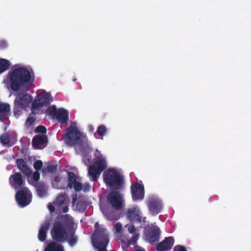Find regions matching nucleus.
<instances>
[{"mask_svg": "<svg viewBox=\"0 0 251 251\" xmlns=\"http://www.w3.org/2000/svg\"><path fill=\"white\" fill-rule=\"evenodd\" d=\"M7 80L11 89L18 91L25 85H32L34 78H31L28 70L24 67L15 68L7 75Z\"/></svg>", "mask_w": 251, "mask_h": 251, "instance_id": "obj_1", "label": "nucleus"}, {"mask_svg": "<svg viewBox=\"0 0 251 251\" xmlns=\"http://www.w3.org/2000/svg\"><path fill=\"white\" fill-rule=\"evenodd\" d=\"M65 141L69 146H77L82 153L88 152L90 150L87 137L82 134L75 126H70L66 130Z\"/></svg>", "mask_w": 251, "mask_h": 251, "instance_id": "obj_2", "label": "nucleus"}, {"mask_svg": "<svg viewBox=\"0 0 251 251\" xmlns=\"http://www.w3.org/2000/svg\"><path fill=\"white\" fill-rule=\"evenodd\" d=\"M109 235L107 230L104 228H96L93 235L92 244L97 251H107Z\"/></svg>", "mask_w": 251, "mask_h": 251, "instance_id": "obj_3", "label": "nucleus"}, {"mask_svg": "<svg viewBox=\"0 0 251 251\" xmlns=\"http://www.w3.org/2000/svg\"><path fill=\"white\" fill-rule=\"evenodd\" d=\"M103 179L106 185L116 190L121 189L124 184L123 176L115 169H108L103 174Z\"/></svg>", "mask_w": 251, "mask_h": 251, "instance_id": "obj_4", "label": "nucleus"}, {"mask_svg": "<svg viewBox=\"0 0 251 251\" xmlns=\"http://www.w3.org/2000/svg\"><path fill=\"white\" fill-rule=\"evenodd\" d=\"M52 101V97L50 93L38 95L32 103L31 112L33 114H41L43 110L41 109L44 105H48Z\"/></svg>", "mask_w": 251, "mask_h": 251, "instance_id": "obj_5", "label": "nucleus"}, {"mask_svg": "<svg viewBox=\"0 0 251 251\" xmlns=\"http://www.w3.org/2000/svg\"><path fill=\"white\" fill-rule=\"evenodd\" d=\"M160 234V228L155 224L148 225L144 227V235L145 239L151 245L159 241Z\"/></svg>", "mask_w": 251, "mask_h": 251, "instance_id": "obj_6", "label": "nucleus"}, {"mask_svg": "<svg viewBox=\"0 0 251 251\" xmlns=\"http://www.w3.org/2000/svg\"><path fill=\"white\" fill-rule=\"evenodd\" d=\"M32 97L28 94L17 95L14 100L13 112L15 115L21 114L23 109L26 107L32 100Z\"/></svg>", "mask_w": 251, "mask_h": 251, "instance_id": "obj_7", "label": "nucleus"}, {"mask_svg": "<svg viewBox=\"0 0 251 251\" xmlns=\"http://www.w3.org/2000/svg\"><path fill=\"white\" fill-rule=\"evenodd\" d=\"M51 235L54 240L64 243L67 239L68 234L64 226L60 222H56L51 231Z\"/></svg>", "mask_w": 251, "mask_h": 251, "instance_id": "obj_8", "label": "nucleus"}, {"mask_svg": "<svg viewBox=\"0 0 251 251\" xmlns=\"http://www.w3.org/2000/svg\"><path fill=\"white\" fill-rule=\"evenodd\" d=\"M32 193L27 187L18 191L15 195V199L17 203L21 207L28 205L32 201Z\"/></svg>", "mask_w": 251, "mask_h": 251, "instance_id": "obj_9", "label": "nucleus"}, {"mask_svg": "<svg viewBox=\"0 0 251 251\" xmlns=\"http://www.w3.org/2000/svg\"><path fill=\"white\" fill-rule=\"evenodd\" d=\"M49 114L61 124H65L69 119V112L64 108L57 109L56 106L52 105L48 109Z\"/></svg>", "mask_w": 251, "mask_h": 251, "instance_id": "obj_10", "label": "nucleus"}, {"mask_svg": "<svg viewBox=\"0 0 251 251\" xmlns=\"http://www.w3.org/2000/svg\"><path fill=\"white\" fill-rule=\"evenodd\" d=\"M107 200L114 209L119 210L123 208L124 200L123 195L119 192L115 191L110 192L107 195Z\"/></svg>", "mask_w": 251, "mask_h": 251, "instance_id": "obj_11", "label": "nucleus"}, {"mask_svg": "<svg viewBox=\"0 0 251 251\" xmlns=\"http://www.w3.org/2000/svg\"><path fill=\"white\" fill-rule=\"evenodd\" d=\"M126 216L133 223H141L142 221L141 211L137 206L128 209L126 212Z\"/></svg>", "mask_w": 251, "mask_h": 251, "instance_id": "obj_12", "label": "nucleus"}, {"mask_svg": "<svg viewBox=\"0 0 251 251\" xmlns=\"http://www.w3.org/2000/svg\"><path fill=\"white\" fill-rule=\"evenodd\" d=\"M17 141V135L14 133L5 132L0 135V142L4 146L10 147L15 145Z\"/></svg>", "mask_w": 251, "mask_h": 251, "instance_id": "obj_13", "label": "nucleus"}, {"mask_svg": "<svg viewBox=\"0 0 251 251\" xmlns=\"http://www.w3.org/2000/svg\"><path fill=\"white\" fill-rule=\"evenodd\" d=\"M131 192L133 200H142L144 197L143 186L138 183H135L131 186Z\"/></svg>", "mask_w": 251, "mask_h": 251, "instance_id": "obj_14", "label": "nucleus"}, {"mask_svg": "<svg viewBox=\"0 0 251 251\" xmlns=\"http://www.w3.org/2000/svg\"><path fill=\"white\" fill-rule=\"evenodd\" d=\"M148 207L151 214L156 215L160 212L162 208V202L157 198H151L148 202Z\"/></svg>", "mask_w": 251, "mask_h": 251, "instance_id": "obj_15", "label": "nucleus"}, {"mask_svg": "<svg viewBox=\"0 0 251 251\" xmlns=\"http://www.w3.org/2000/svg\"><path fill=\"white\" fill-rule=\"evenodd\" d=\"M174 244V239L173 237H165L163 241L158 243L156 250L157 251H168L172 249Z\"/></svg>", "mask_w": 251, "mask_h": 251, "instance_id": "obj_16", "label": "nucleus"}, {"mask_svg": "<svg viewBox=\"0 0 251 251\" xmlns=\"http://www.w3.org/2000/svg\"><path fill=\"white\" fill-rule=\"evenodd\" d=\"M9 182L12 187L17 189L23 185L24 181L21 174L15 173L9 177Z\"/></svg>", "mask_w": 251, "mask_h": 251, "instance_id": "obj_17", "label": "nucleus"}, {"mask_svg": "<svg viewBox=\"0 0 251 251\" xmlns=\"http://www.w3.org/2000/svg\"><path fill=\"white\" fill-rule=\"evenodd\" d=\"M48 142V138L45 135H38L33 137L32 139L33 146L37 149H42Z\"/></svg>", "mask_w": 251, "mask_h": 251, "instance_id": "obj_18", "label": "nucleus"}, {"mask_svg": "<svg viewBox=\"0 0 251 251\" xmlns=\"http://www.w3.org/2000/svg\"><path fill=\"white\" fill-rule=\"evenodd\" d=\"M10 106L8 103L0 102V121L4 122L8 119Z\"/></svg>", "mask_w": 251, "mask_h": 251, "instance_id": "obj_19", "label": "nucleus"}, {"mask_svg": "<svg viewBox=\"0 0 251 251\" xmlns=\"http://www.w3.org/2000/svg\"><path fill=\"white\" fill-rule=\"evenodd\" d=\"M50 222L49 221H46L41 226L39 230L38 237L41 242H44L47 238V234L49 229Z\"/></svg>", "mask_w": 251, "mask_h": 251, "instance_id": "obj_20", "label": "nucleus"}, {"mask_svg": "<svg viewBox=\"0 0 251 251\" xmlns=\"http://www.w3.org/2000/svg\"><path fill=\"white\" fill-rule=\"evenodd\" d=\"M16 162L19 169L21 171L25 176H29L30 175L31 171L23 159H17Z\"/></svg>", "mask_w": 251, "mask_h": 251, "instance_id": "obj_21", "label": "nucleus"}, {"mask_svg": "<svg viewBox=\"0 0 251 251\" xmlns=\"http://www.w3.org/2000/svg\"><path fill=\"white\" fill-rule=\"evenodd\" d=\"M93 165L95 166V167L101 172L104 171L107 167L106 160L105 158L102 157V154H100V156H98V157L96 158L94 164Z\"/></svg>", "mask_w": 251, "mask_h": 251, "instance_id": "obj_22", "label": "nucleus"}, {"mask_svg": "<svg viewBox=\"0 0 251 251\" xmlns=\"http://www.w3.org/2000/svg\"><path fill=\"white\" fill-rule=\"evenodd\" d=\"M37 195L40 197H43L47 195V189L46 184L43 182H38L34 185Z\"/></svg>", "mask_w": 251, "mask_h": 251, "instance_id": "obj_23", "label": "nucleus"}, {"mask_svg": "<svg viewBox=\"0 0 251 251\" xmlns=\"http://www.w3.org/2000/svg\"><path fill=\"white\" fill-rule=\"evenodd\" d=\"M100 173L101 172L99 171V170L95 167V166L91 165L89 167L88 174L91 181H96Z\"/></svg>", "mask_w": 251, "mask_h": 251, "instance_id": "obj_24", "label": "nucleus"}, {"mask_svg": "<svg viewBox=\"0 0 251 251\" xmlns=\"http://www.w3.org/2000/svg\"><path fill=\"white\" fill-rule=\"evenodd\" d=\"M45 251H64L62 245L56 244L55 242L50 243L46 248Z\"/></svg>", "mask_w": 251, "mask_h": 251, "instance_id": "obj_25", "label": "nucleus"}, {"mask_svg": "<svg viewBox=\"0 0 251 251\" xmlns=\"http://www.w3.org/2000/svg\"><path fill=\"white\" fill-rule=\"evenodd\" d=\"M138 235H135L132 237L130 239L127 240L126 242L121 239L122 245L125 247H128L130 245H135L138 239Z\"/></svg>", "mask_w": 251, "mask_h": 251, "instance_id": "obj_26", "label": "nucleus"}, {"mask_svg": "<svg viewBox=\"0 0 251 251\" xmlns=\"http://www.w3.org/2000/svg\"><path fill=\"white\" fill-rule=\"evenodd\" d=\"M138 235H135L132 237L130 239L127 240L126 242L121 239L122 245L125 247H128L130 245H135L138 239Z\"/></svg>", "mask_w": 251, "mask_h": 251, "instance_id": "obj_27", "label": "nucleus"}, {"mask_svg": "<svg viewBox=\"0 0 251 251\" xmlns=\"http://www.w3.org/2000/svg\"><path fill=\"white\" fill-rule=\"evenodd\" d=\"M107 129L106 126L104 125H100L99 126L97 129L96 132L95 133L94 135L96 136L97 135L101 137V139H103V136L105 135L107 133Z\"/></svg>", "mask_w": 251, "mask_h": 251, "instance_id": "obj_28", "label": "nucleus"}, {"mask_svg": "<svg viewBox=\"0 0 251 251\" xmlns=\"http://www.w3.org/2000/svg\"><path fill=\"white\" fill-rule=\"evenodd\" d=\"M10 66V62L5 59H0V73L7 70Z\"/></svg>", "mask_w": 251, "mask_h": 251, "instance_id": "obj_29", "label": "nucleus"}, {"mask_svg": "<svg viewBox=\"0 0 251 251\" xmlns=\"http://www.w3.org/2000/svg\"><path fill=\"white\" fill-rule=\"evenodd\" d=\"M68 187L70 188H73V184L77 181L76 177L74 173L71 172L68 173Z\"/></svg>", "mask_w": 251, "mask_h": 251, "instance_id": "obj_30", "label": "nucleus"}, {"mask_svg": "<svg viewBox=\"0 0 251 251\" xmlns=\"http://www.w3.org/2000/svg\"><path fill=\"white\" fill-rule=\"evenodd\" d=\"M65 201V197L63 194H59L56 198L53 204L56 207H60L62 205Z\"/></svg>", "mask_w": 251, "mask_h": 251, "instance_id": "obj_31", "label": "nucleus"}, {"mask_svg": "<svg viewBox=\"0 0 251 251\" xmlns=\"http://www.w3.org/2000/svg\"><path fill=\"white\" fill-rule=\"evenodd\" d=\"M67 241L71 247H74L77 242L78 238L77 236L74 234H71L69 237L67 239Z\"/></svg>", "mask_w": 251, "mask_h": 251, "instance_id": "obj_32", "label": "nucleus"}, {"mask_svg": "<svg viewBox=\"0 0 251 251\" xmlns=\"http://www.w3.org/2000/svg\"><path fill=\"white\" fill-rule=\"evenodd\" d=\"M42 166H43V162L40 160H36L34 163V164H33L34 168L37 171L40 170L41 169V168L42 167Z\"/></svg>", "mask_w": 251, "mask_h": 251, "instance_id": "obj_33", "label": "nucleus"}, {"mask_svg": "<svg viewBox=\"0 0 251 251\" xmlns=\"http://www.w3.org/2000/svg\"><path fill=\"white\" fill-rule=\"evenodd\" d=\"M35 131L36 133H46L47 132L46 127L43 126H39L36 128Z\"/></svg>", "mask_w": 251, "mask_h": 251, "instance_id": "obj_34", "label": "nucleus"}, {"mask_svg": "<svg viewBox=\"0 0 251 251\" xmlns=\"http://www.w3.org/2000/svg\"><path fill=\"white\" fill-rule=\"evenodd\" d=\"M73 187H74L75 191L77 192L80 191L82 189V185L81 183L78 181H76L73 184Z\"/></svg>", "mask_w": 251, "mask_h": 251, "instance_id": "obj_35", "label": "nucleus"}, {"mask_svg": "<svg viewBox=\"0 0 251 251\" xmlns=\"http://www.w3.org/2000/svg\"><path fill=\"white\" fill-rule=\"evenodd\" d=\"M35 121V118L33 117H29L27 118L25 125L28 126H30L34 124Z\"/></svg>", "mask_w": 251, "mask_h": 251, "instance_id": "obj_36", "label": "nucleus"}, {"mask_svg": "<svg viewBox=\"0 0 251 251\" xmlns=\"http://www.w3.org/2000/svg\"><path fill=\"white\" fill-rule=\"evenodd\" d=\"M56 167L53 165H49L47 167L46 170L49 173H54L56 171Z\"/></svg>", "mask_w": 251, "mask_h": 251, "instance_id": "obj_37", "label": "nucleus"}, {"mask_svg": "<svg viewBox=\"0 0 251 251\" xmlns=\"http://www.w3.org/2000/svg\"><path fill=\"white\" fill-rule=\"evenodd\" d=\"M114 227H115L116 231L118 233H120L121 232L122 229V225L120 223H116V224L115 225Z\"/></svg>", "mask_w": 251, "mask_h": 251, "instance_id": "obj_38", "label": "nucleus"}, {"mask_svg": "<svg viewBox=\"0 0 251 251\" xmlns=\"http://www.w3.org/2000/svg\"><path fill=\"white\" fill-rule=\"evenodd\" d=\"M126 227H127L128 230L129 232L130 233H134L136 230L135 226L132 224L127 225L126 226Z\"/></svg>", "mask_w": 251, "mask_h": 251, "instance_id": "obj_39", "label": "nucleus"}, {"mask_svg": "<svg viewBox=\"0 0 251 251\" xmlns=\"http://www.w3.org/2000/svg\"><path fill=\"white\" fill-rule=\"evenodd\" d=\"M174 251H186V248L182 246L181 245H177L174 248Z\"/></svg>", "mask_w": 251, "mask_h": 251, "instance_id": "obj_40", "label": "nucleus"}, {"mask_svg": "<svg viewBox=\"0 0 251 251\" xmlns=\"http://www.w3.org/2000/svg\"><path fill=\"white\" fill-rule=\"evenodd\" d=\"M33 179L36 182L38 181L39 180V179H40V174H39V173L37 171L33 173Z\"/></svg>", "mask_w": 251, "mask_h": 251, "instance_id": "obj_41", "label": "nucleus"}, {"mask_svg": "<svg viewBox=\"0 0 251 251\" xmlns=\"http://www.w3.org/2000/svg\"><path fill=\"white\" fill-rule=\"evenodd\" d=\"M48 207L51 213H53L55 211V205L51 203H49L48 205Z\"/></svg>", "mask_w": 251, "mask_h": 251, "instance_id": "obj_42", "label": "nucleus"}, {"mask_svg": "<svg viewBox=\"0 0 251 251\" xmlns=\"http://www.w3.org/2000/svg\"><path fill=\"white\" fill-rule=\"evenodd\" d=\"M90 186L88 183H85L84 185L83 188H82L84 192H87L90 190Z\"/></svg>", "mask_w": 251, "mask_h": 251, "instance_id": "obj_43", "label": "nucleus"}, {"mask_svg": "<svg viewBox=\"0 0 251 251\" xmlns=\"http://www.w3.org/2000/svg\"><path fill=\"white\" fill-rule=\"evenodd\" d=\"M69 211V207L68 205H63L62 207V212L63 213H67Z\"/></svg>", "mask_w": 251, "mask_h": 251, "instance_id": "obj_44", "label": "nucleus"}, {"mask_svg": "<svg viewBox=\"0 0 251 251\" xmlns=\"http://www.w3.org/2000/svg\"><path fill=\"white\" fill-rule=\"evenodd\" d=\"M63 218H67V219H68L69 220H71V222L73 221V220L71 219V217L69 214H66V215H65L64 216H63Z\"/></svg>", "mask_w": 251, "mask_h": 251, "instance_id": "obj_45", "label": "nucleus"}, {"mask_svg": "<svg viewBox=\"0 0 251 251\" xmlns=\"http://www.w3.org/2000/svg\"><path fill=\"white\" fill-rule=\"evenodd\" d=\"M108 215L109 214L108 213L105 214V216H106L107 219L109 221L112 220L113 219V218H111L110 216H109Z\"/></svg>", "mask_w": 251, "mask_h": 251, "instance_id": "obj_46", "label": "nucleus"}, {"mask_svg": "<svg viewBox=\"0 0 251 251\" xmlns=\"http://www.w3.org/2000/svg\"><path fill=\"white\" fill-rule=\"evenodd\" d=\"M89 128L90 130H91V132H92L93 130V126H89Z\"/></svg>", "mask_w": 251, "mask_h": 251, "instance_id": "obj_47", "label": "nucleus"}, {"mask_svg": "<svg viewBox=\"0 0 251 251\" xmlns=\"http://www.w3.org/2000/svg\"><path fill=\"white\" fill-rule=\"evenodd\" d=\"M134 251H145L144 250L141 249H137L134 250Z\"/></svg>", "mask_w": 251, "mask_h": 251, "instance_id": "obj_48", "label": "nucleus"}, {"mask_svg": "<svg viewBox=\"0 0 251 251\" xmlns=\"http://www.w3.org/2000/svg\"><path fill=\"white\" fill-rule=\"evenodd\" d=\"M98 225V223L95 224V226H96Z\"/></svg>", "mask_w": 251, "mask_h": 251, "instance_id": "obj_49", "label": "nucleus"}]
</instances>
